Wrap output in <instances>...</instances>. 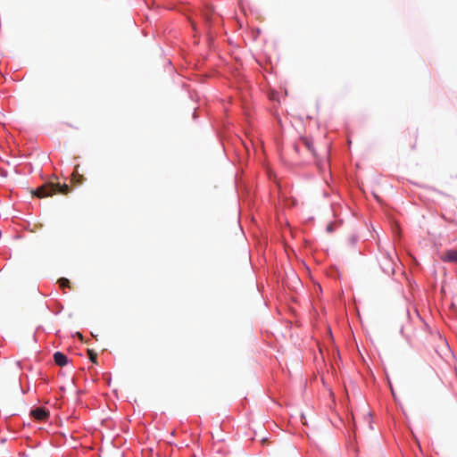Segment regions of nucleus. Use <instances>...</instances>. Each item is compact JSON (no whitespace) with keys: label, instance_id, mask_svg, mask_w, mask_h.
Returning a JSON list of instances; mask_svg holds the SVG:
<instances>
[{"label":"nucleus","instance_id":"f03ea898","mask_svg":"<svg viewBox=\"0 0 457 457\" xmlns=\"http://www.w3.org/2000/svg\"><path fill=\"white\" fill-rule=\"evenodd\" d=\"M440 258L445 262L457 263V249L445 251Z\"/></svg>","mask_w":457,"mask_h":457},{"label":"nucleus","instance_id":"7ed1b4c3","mask_svg":"<svg viewBox=\"0 0 457 457\" xmlns=\"http://www.w3.org/2000/svg\"><path fill=\"white\" fill-rule=\"evenodd\" d=\"M30 414L37 420H45L48 417V411L44 408L32 410Z\"/></svg>","mask_w":457,"mask_h":457},{"label":"nucleus","instance_id":"0eeeda50","mask_svg":"<svg viewBox=\"0 0 457 457\" xmlns=\"http://www.w3.org/2000/svg\"><path fill=\"white\" fill-rule=\"evenodd\" d=\"M58 283H59L60 287H62V288H63V287L71 288L70 281H69V279H67L65 278H59Z\"/></svg>","mask_w":457,"mask_h":457},{"label":"nucleus","instance_id":"20e7f679","mask_svg":"<svg viewBox=\"0 0 457 457\" xmlns=\"http://www.w3.org/2000/svg\"><path fill=\"white\" fill-rule=\"evenodd\" d=\"M54 361L56 365L61 367H63L68 363V358L61 352L54 353Z\"/></svg>","mask_w":457,"mask_h":457},{"label":"nucleus","instance_id":"423d86ee","mask_svg":"<svg viewBox=\"0 0 457 457\" xmlns=\"http://www.w3.org/2000/svg\"><path fill=\"white\" fill-rule=\"evenodd\" d=\"M302 142L304 145V146L312 154H314V148H313V143L311 139L307 137H303Z\"/></svg>","mask_w":457,"mask_h":457},{"label":"nucleus","instance_id":"6e6552de","mask_svg":"<svg viewBox=\"0 0 457 457\" xmlns=\"http://www.w3.org/2000/svg\"><path fill=\"white\" fill-rule=\"evenodd\" d=\"M87 354H88V358L89 360L94 362V363H97V354L95 351L93 350H87Z\"/></svg>","mask_w":457,"mask_h":457},{"label":"nucleus","instance_id":"39448f33","mask_svg":"<svg viewBox=\"0 0 457 457\" xmlns=\"http://www.w3.org/2000/svg\"><path fill=\"white\" fill-rule=\"evenodd\" d=\"M79 165H77L74 169V171L71 174V182L76 185H80L85 180L83 175L79 173Z\"/></svg>","mask_w":457,"mask_h":457},{"label":"nucleus","instance_id":"f257e3e1","mask_svg":"<svg viewBox=\"0 0 457 457\" xmlns=\"http://www.w3.org/2000/svg\"><path fill=\"white\" fill-rule=\"evenodd\" d=\"M70 192L71 187L66 184L61 185L60 183L49 182L38 187L35 191H33V195L38 198H44L56 194L66 195Z\"/></svg>","mask_w":457,"mask_h":457}]
</instances>
